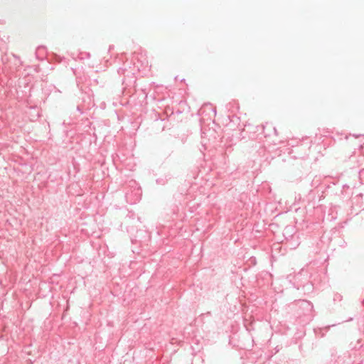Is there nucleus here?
Wrapping results in <instances>:
<instances>
[{"label": "nucleus", "instance_id": "2", "mask_svg": "<svg viewBox=\"0 0 364 364\" xmlns=\"http://www.w3.org/2000/svg\"><path fill=\"white\" fill-rule=\"evenodd\" d=\"M264 134H265V136L270 135V134H269V133H265V132H264Z\"/></svg>", "mask_w": 364, "mask_h": 364}, {"label": "nucleus", "instance_id": "1", "mask_svg": "<svg viewBox=\"0 0 364 364\" xmlns=\"http://www.w3.org/2000/svg\"><path fill=\"white\" fill-rule=\"evenodd\" d=\"M266 128L272 129L274 132V134L276 135L277 134V131L276 128L274 127H273L272 125V124L266 123V124L263 126V129H265Z\"/></svg>", "mask_w": 364, "mask_h": 364}, {"label": "nucleus", "instance_id": "3", "mask_svg": "<svg viewBox=\"0 0 364 364\" xmlns=\"http://www.w3.org/2000/svg\"><path fill=\"white\" fill-rule=\"evenodd\" d=\"M355 138H358L360 135H354Z\"/></svg>", "mask_w": 364, "mask_h": 364}]
</instances>
